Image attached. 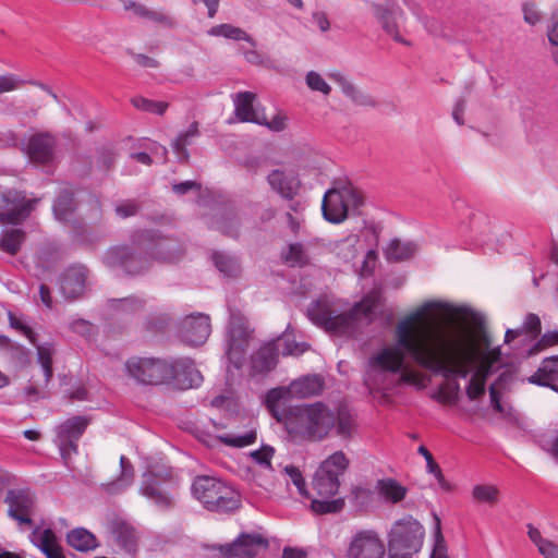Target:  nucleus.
<instances>
[{"mask_svg":"<svg viewBox=\"0 0 558 558\" xmlns=\"http://www.w3.org/2000/svg\"><path fill=\"white\" fill-rule=\"evenodd\" d=\"M499 490L494 485L478 484L472 489V496L476 501L494 505L498 500Z\"/></svg>","mask_w":558,"mask_h":558,"instance_id":"nucleus-48","label":"nucleus"},{"mask_svg":"<svg viewBox=\"0 0 558 558\" xmlns=\"http://www.w3.org/2000/svg\"><path fill=\"white\" fill-rule=\"evenodd\" d=\"M336 415L335 427L337 435L342 438H349L353 428V418L349 411L345 409H339Z\"/></svg>","mask_w":558,"mask_h":558,"instance_id":"nucleus-50","label":"nucleus"},{"mask_svg":"<svg viewBox=\"0 0 558 558\" xmlns=\"http://www.w3.org/2000/svg\"><path fill=\"white\" fill-rule=\"evenodd\" d=\"M277 421L283 423L294 438L307 441H322L335 427V412L324 402L299 404L282 410Z\"/></svg>","mask_w":558,"mask_h":558,"instance_id":"nucleus-2","label":"nucleus"},{"mask_svg":"<svg viewBox=\"0 0 558 558\" xmlns=\"http://www.w3.org/2000/svg\"><path fill=\"white\" fill-rule=\"evenodd\" d=\"M130 101L137 110L157 116H163L170 106L167 101L153 100L143 96H134Z\"/></svg>","mask_w":558,"mask_h":558,"instance_id":"nucleus-44","label":"nucleus"},{"mask_svg":"<svg viewBox=\"0 0 558 558\" xmlns=\"http://www.w3.org/2000/svg\"><path fill=\"white\" fill-rule=\"evenodd\" d=\"M173 322V316L166 311L150 312L143 323V329L147 332H163Z\"/></svg>","mask_w":558,"mask_h":558,"instance_id":"nucleus-41","label":"nucleus"},{"mask_svg":"<svg viewBox=\"0 0 558 558\" xmlns=\"http://www.w3.org/2000/svg\"><path fill=\"white\" fill-rule=\"evenodd\" d=\"M275 454V449L271 446L263 445L258 450L251 453L252 459L263 468H271V458Z\"/></svg>","mask_w":558,"mask_h":558,"instance_id":"nucleus-55","label":"nucleus"},{"mask_svg":"<svg viewBox=\"0 0 558 558\" xmlns=\"http://www.w3.org/2000/svg\"><path fill=\"white\" fill-rule=\"evenodd\" d=\"M24 81L14 74L0 75V95L16 89Z\"/></svg>","mask_w":558,"mask_h":558,"instance_id":"nucleus-63","label":"nucleus"},{"mask_svg":"<svg viewBox=\"0 0 558 558\" xmlns=\"http://www.w3.org/2000/svg\"><path fill=\"white\" fill-rule=\"evenodd\" d=\"M4 501L9 504L8 515L21 524H32L31 511L34 501L24 490L10 489Z\"/></svg>","mask_w":558,"mask_h":558,"instance_id":"nucleus-20","label":"nucleus"},{"mask_svg":"<svg viewBox=\"0 0 558 558\" xmlns=\"http://www.w3.org/2000/svg\"><path fill=\"white\" fill-rule=\"evenodd\" d=\"M252 330L240 316L231 317L227 333L226 356L228 362L236 371L241 369L246 361V352L250 345Z\"/></svg>","mask_w":558,"mask_h":558,"instance_id":"nucleus-14","label":"nucleus"},{"mask_svg":"<svg viewBox=\"0 0 558 558\" xmlns=\"http://www.w3.org/2000/svg\"><path fill=\"white\" fill-rule=\"evenodd\" d=\"M201 135L198 130V122L194 121L190 124L187 130L178 134L173 140L171 147L173 151L179 156L180 161L187 162L190 159V153L187 146L193 143V140Z\"/></svg>","mask_w":558,"mask_h":558,"instance_id":"nucleus-32","label":"nucleus"},{"mask_svg":"<svg viewBox=\"0 0 558 558\" xmlns=\"http://www.w3.org/2000/svg\"><path fill=\"white\" fill-rule=\"evenodd\" d=\"M211 260L219 272L226 277L234 278L240 274L241 267L239 259L233 255L215 251L211 254Z\"/></svg>","mask_w":558,"mask_h":558,"instance_id":"nucleus-40","label":"nucleus"},{"mask_svg":"<svg viewBox=\"0 0 558 558\" xmlns=\"http://www.w3.org/2000/svg\"><path fill=\"white\" fill-rule=\"evenodd\" d=\"M435 310H445L453 312L454 308L451 304L441 301H428L425 302L415 314L398 323L396 327V337H412L413 323L424 316L426 313Z\"/></svg>","mask_w":558,"mask_h":558,"instance_id":"nucleus-30","label":"nucleus"},{"mask_svg":"<svg viewBox=\"0 0 558 558\" xmlns=\"http://www.w3.org/2000/svg\"><path fill=\"white\" fill-rule=\"evenodd\" d=\"M259 120L262 121L257 123L258 125L267 126L274 132H280L286 129V117L281 114H276L271 120H267L265 112H262Z\"/></svg>","mask_w":558,"mask_h":558,"instance_id":"nucleus-62","label":"nucleus"},{"mask_svg":"<svg viewBox=\"0 0 558 558\" xmlns=\"http://www.w3.org/2000/svg\"><path fill=\"white\" fill-rule=\"evenodd\" d=\"M138 229L131 232L129 242L110 246L102 255V263L111 269H120L125 276L135 278L147 275L153 265V258L146 246L137 236Z\"/></svg>","mask_w":558,"mask_h":558,"instance_id":"nucleus-6","label":"nucleus"},{"mask_svg":"<svg viewBox=\"0 0 558 558\" xmlns=\"http://www.w3.org/2000/svg\"><path fill=\"white\" fill-rule=\"evenodd\" d=\"M210 332L209 315L195 313L182 319L178 329V337L186 345L199 347L207 341Z\"/></svg>","mask_w":558,"mask_h":558,"instance_id":"nucleus-17","label":"nucleus"},{"mask_svg":"<svg viewBox=\"0 0 558 558\" xmlns=\"http://www.w3.org/2000/svg\"><path fill=\"white\" fill-rule=\"evenodd\" d=\"M268 547L269 541L256 532H242L232 542L215 546L219 558H255Z\"/></svg>","mask_w":558,"mask_h":558,"instance_id":"nucleus-15","label":"nucleus"},{"mask_svg":"<svg viewBox=\"0 0 558 558\" xmlns=\"http://www.w3.org/2000/svg\"><path fill=\"white\" fill-rule=\"evenodd\" d=\"M306 84L312 90L320 92L324 95H329L331 92V87L322 75L315 71H310L306 74Z\"/></svg>","mask_w":558,"mask_h":558,"instance_id":"nucleus-56","label":"nucleus"},{"mask_svg":"<svg viewBox=\"0 0 558 558\" xmlns=\"http://www.w3.org/2000/svg\"><path fill=\"white\" fill-rule=\"evenodd\" d=\"M350 464L343 451H336L325 459L316 470L312 488L311 509L316 514L338 513L344 508L343 498H333L340 487L339 477L344 474Z\"/></svg>","mask_w":558,"mask_h":558,"instance_id":"nucleus-3","label":"nucleus"},{"mask_svg":"<svg viewBox=\"0 0 558 558\" xmlns=\"http://www.w3.org/2000/svg\"><path fill=\"white\" fill-rule=\"evenodd\" d=\"M124 367L129 377L144 386L187 390L203 383V376L191 357L131 356Z\"/></svg>","mask_w":558,"mask_h":558,"instance_id":"nucleus-1","label":"nucleus"},{"mask_svg":"<svg viewBox=\"0 0 558 558\" xmlns=\"http://www.w3.org/2000/svg\"><path fill=\"white\" fill-rule=\"evenodd\" d=\"M76 210L74 193L69 189L59 191L52 204V211L57 220L68 222Z\"/></svg>","mask_w":558,"mask_h":558,"instance_id":"nucleus-31","label":"nucleus"},{"mask_svg":"<svg viewBox=\"0 0 558 558\" xmlns=\"http://www.w3.org/2000/svg\"><path fill=\"white\" fill-rule=\"evenodd\" d=\"M364 205L362 192L351 182H345L339 187L328 190L322 202V211L325 220L331 223H340L348 217L351 207L357 210Z\"/></svg>","mask_w":558,"mask_h":558,"instance_id":"nucleus-10","label":"nucleus"},{"mask_svg":"<svg viewBox=\"0 0 558 558\" xmlns=\"http://www.w3.org/2000/svg\"><path fill=\"white\" fill-rule=\"evenodd\" d=\"M541 448L558 462V433L548 440H542Z\"/></svg>","mask_w":558,"mask_h":558,"instance_id":"nucleus-64","label":"nucleus"},{"mask_svg":"<svg viewBox=\"0 0 558 558\" xmlns=\"http://www.w3.org/2000/svg\"><path fill=\"white\" fill-rule=\"evenodd\" d=\"M208 35L215 37H225L227 39H232L235 41L244 40L248 43L252 47H256V41L250 34H247L244 29L232 24L226 23L215 25L208 31Z\"/></svg>","mask_w":558,"mask_h":558,"instance_id":"nucleus-38","label":"nucleus"},{"mask_svg":"<svg viewBox=\"0 0 558 558\" xmlns=\"http://www.w3.org/2000/svg\"><path fill=\"white\" fill-rule=\"evenodd\" d=\"M109 532L114 543L124 551L134 554L137 550L138 537L135 527L125 520L114 519L109 523Z\"/></svg>","mask_w":558,"mask_h":558,"instance_id":"nucleus-22","label":"nucleus"},{"mask_svg":"<svg viewBox=\"0 0 558 558\" xmlns=\"http://www.w3.org/2000/svg\"><path fill=\"white\" fill-rule=\"evenodd\" d=\"M33 210V205L31 201H25L24 203L16 205L5 213H2L0 216V220L2 222L19 225L23 222Z\"/></svg>","mask_w":558,"mask_h":558,"instance_id":"nucleus-46","label":"nucleus"},{"mask_svg":"<svg viewBox=\"0 0 558 558\" xmlns=\"http://www.w3.org/2000/svg\"><path fill=\"white\" fill-rule=\"evenodd\" d=\"M520 329H523V332L525 331L532 339H535L539 336L542 329L539 317L533 313L527 314Z\"/></svg>","mask_w":558,"mask_h":558,"instance_id":"nucleus-59","label":"nucleus"},{"mask_svg":"<svg viewBox=\"0 0 558 558\" xmlns=\"http://www.w3.org/2000/svg\"><path fill=\"white\" fill-rule=\"evenodd\" d=\"M256 95L252 92H240L234 98V113L241 122L260 123L264 110L254 108Z\"/></svg>","mask_w":558,"mask_h":558,"instance_id":"nucleus-28","label":"nucleus"},{"mask_svg":"<svg viewBox=\"0 0 558 558\" xmlns=\"http://www.w3.org/2000/svg\"><path fill=\"white\" fill-rule=\"evenodd\" d=\"M66 543L78 551H90L98 547L96 536L85 527H75L68 532Z\"/></svg>","mask_w":558,"mask_h":558,"instance_id":"nucleus-33","label":"nucleus"},{"mask_svg":"<svg viewBox=\"0 0 558 558\" xmlns=\"http://www.w3.org/2000/svg\"><path fill=\"white\" fill-rule=\"evenodd\" d=\"M376 489L378 494L390 504H398L407 496L408 489L393 478H383L377 481Z\"/></svg>","mask_w":558,"mask_h":558,"instance_id":"nucleus-36","label":"nucleus"},{"mask_svg":"<svg viewBox=\"0 0 558 558\" xmlns=\"http://www.w3.org/2000/svg\"><path fill=\"white\" fill-rule=\"evenodd\" d=\"M529 383L558 392V356L544 359L537 371L529 377Z\"/></svg>","mask_w":558,"mask_h":558,"instance_id":"nucleus-27","label":"nucleus"},{"mask_svg":"<svg viewBox=\"0 0 558 558\" xmlns=\"http://www.w3.org/2000/svg\"><path fill=\"white\" fill-rule=\"evenodd\" d=\"M134 466L125 457H120V474L117 478L102 483L100 488L108 495H120L124 493L134 482Z\"/></svg>","mask_w":558,"mask_h":558,"instance_id":"nucleus-26","label":"nucleus"},{"mask_svg":"<svg viewBox=\"0 0 558 558\" xmlns=\"http://www.w3.org/2000/svg\"><path fill=\"white\" fill-rule=\"evenodd\" d=\"M332 313L333 310L329 305L328 301L324 299L314 300L306 310L307 318L314 325L322 327L325 330L330 322Z\"/></svg>","mask_w":558,"mask_h":558,"instance_id":"nucleus-35","label":"nucleus"},{"mask_svg":"<svg viewBox=\"0 0 558 558\" xmlns=\"http://www.w3.org/2000/svg\"><path fill=\"white\" fill-rule=\"evenodd\" d=\"M476 365L474 344L464 338L445 335L438 339L437 353L434 354L426 371L451 380L465 379Z\"/></svg>","mask_w":558,"mask_h":558,"instance_id":"nucleus-4","label":"nucleus"},{"mask_svg":"<svg viewBox=\"0 0 558 558\" xmlns=\"http://www.w3.org/2000/svg\"><path fill=\"white\" fill-rule=\"evenodd\" d=\"M141 204L135 199H126L116 206V214L120 218H129L138 214Z\"/></svg>","mask_w":558,"mask_h":558,"instance_id":"nucleus-58","label":"nucleus"},{"mask_svg":"<svg viewBox=\"0 0 558 558\" xmlns=\"http://www.w3.org/2000/svg\"><path fill=\"white\" fill-rule=\"evenodd\" d=\"M57 138L47 131L36 132L21 142L20 149L27 156L29 162L39 166H50L56 159Z\"/></svg>","mask_w":558,"mask_h":558,"instance_id":"nucleus-16","label":"nucleus"},{"mask_svg":"<svg viewBox=\"0 0 558 558\" xmlns=\"http://www.w3.org/2000/svg\"><path fill=\"white\" fill-rule=\"evenodd\" d=\"M267 182L272 191L288 201H293L301 186V182L296 175L287 173L280 169L272 170L267 175Z\"/></svg>","mask_w":558,"mask_h":558,"instance_id":"nucleus-23","label":"nucleus"},{"mask_svg":"<svg viewBox=\"0 0 558 558\" xmlns=\"http://www.w3.org/2000/svg\"><path fill=\"white\" fill-rule=\"evenodd\" d=\"M324 386V378L320 375L314 374L293 380L288 390L292 397L304 399L319 395Z\"/></svg>","mask_w":558,"mask_h":558,"instance_id":"nucleus-29","label":"nucleus"},{"mask_svg":"<svg viewBox=\"0 0 558 558\" xmlns=\"http://www.w3.org/2000/svg\"><path fill=\"white\" fill-rule=\"evenodd\" d=\"M486 392V385L478 380V376H472L465 387V393L469 400L481 399Z\"/></svg>","mask_w":558,"mask_h":558,"instance_id":"nucleus-57","label":"nucleus"},{"mask_svg":"<svg viewBox=\"0 0 558 558\" xmlns=\"http://www.w3.org/2000/svg\"><path fill=\"white\" fill-rule=\"evenodd\" d=\"M444 336L436 335L423 347H420L412 337H396L392 345L385 347L369 359V366L398 374L404 368V359L408 356L427 369L434 354L437 353L438 339Z\"/></svg>","mask_w":558,"mask_h":558,"instance_id":"nucleus-5","label":"nucleus"},{"mask_svg":"<svg viewBox=\"0 0 558 558\" xmlns=\"http://www.w3.org/2000/svg\"><path fill=\"white\" fill-rule=\"evenodd\" d=\"M241 218L235 210L223 209L211 217L209 229L219 231L227 238L239 240L241 235Z\"/></svg>","mask_w":558,"mask_h":558,"instance_id":"nucleus-24","label":"nucleus"},{"mask_svg":"<svg viewBox=\"0 0 558 558\" xmlns=\"http://www.w3.org/2000/svg\"><path fill=\"white\" fill-rule=\"evenodd\" d=\"M5 353L10 354L11 359L20 365H25L29 362V352L27 349L19 343H14L12 340L11 347H8Z\"/></svg>","mask_w":558,"mask_h":558,"instance_id":"nucleus-60","label":"nucleus"},{"mask_svg":"<svg viewBox=\"0 0 558 558\" xmlns=\"http://www.w3.org/2000/svg\"><path fill=\"white\" fill-rule=\"evenodd\" d=\"M384 554V544L374 531L357 532L348 549L349 558H381Z\"/></svg>","mask_w":558,"mask_h":558,"instance_id":"nucleus-18","label":"nucleus"},{"mask_svg":"<svg viewBox=\"0 0 558 558\" xmlns=\"http://www.w3.org/2000/svg\"><path fill=\"white\" fill-rule=\"evenodd\" d=\"M281 258L292 267H304L310 263L305 247L300 242L289 244L287 251L281 253Z\"/></svg>","mask_w":558,"mask_h":558,"instance_id":"nucleus-43","label":"nucleus"},{"mask_svg":"<svg viewBox=\"0 0 558 558\" xmlns=\"http://www.w3.org/2000/svg\"><path fill=\"white\" fill-rule=\"evenodd\" d=\"M284 472L289 475L292 483L296 486L300 495L306 498H311L310 493L306 490V483L300 469L291 464L284 468Z\"/></svg>","mask_w":558,"mask_h":558,"instance_id":"nucleus-54","label":"nucleus"},{"mask_svg":"<svg viewBox=\"0 0 558 558\" xmlns=\"http://www.w3.org/2000/svg\"><path fill=\"white\" fill-rule=\"evenodd\" d=\"M470 228L471 230L486 235L492 232V221L489 217L483 213H472L470 216Z\"/></svg>","mask_w":558,"mask_h":558,"instance_id":"nucleus-52","label":"nucleus"},{"mask_svg":"<svg viewBox=\"0 0 558 558\" xmlns=\"http://www.w3.org/2000/svg\"><path fill=\"white\" fill-rule=\"evenodd\" d=\"M352 500L355 506L366 509L373 505L375 490L367 486H354L351 490Z\"/></svg>","mask_w":558,"mask_h":558,"instance_id":"nucleus-49","label":"nucleus"},{"mask_svg":"<svg viewBox=\"0 0 558 558\" xmlns=\"http://www.w3.org/2000/svg\"><path fill=\"white\" fill-rule=\"evenodd\" d=\"M174 485L172 468L149 465L142 475L140 493L162 511L172 508L169 488Z\"/></svg>","mask_w":558,"mask_h":558,"instance_id":"nucleus-11","label":"nucleus"},{"mask_svg":"<svg viewBox=\"0 0 558 558\" xmlns=\"http://www.w3.org/2000/svg\"><path fill=\"white\" fill-rule=\"evenodd\" d=\"M378 305L379 298L377 295H367L343 313L337 314L333 311L326 331L339 336L353 337L359 329L361 318H365L368 323L374 320L375 311Z\"/></svg>","mask_w":558,"mask_h":558,"instance_id":"nucleus-12","label":"nucleus"},{"mask_svg":"<svg viewBox=\"0 0 558 558\" xmlns=\"http://www.w3.org/2000/svg\"><path fill=\"white\" fill-rule=\"evenodd\" d=\"M284 397V390L282 388H272L266 395V405L271 411L272 415L277 418V416H281L282 412L279 414L275 408L278 405L280 400Z\"/></svg>","mask_w":558,"mask_h":558,"instance_id":"nucleus-61","label":"nucleus"},{"mask_svg":"<svg viewBox=\"0 0 558 558\" xmlns=\"http://www.w3.org/2000/svg\"><path fill=\"white\" fill-rule=\"evenodd\" d=\"M217 438L220 442L228 447L243 448L254 444L257 439V434L255 429H250L242 435L229 433L219 435Z\"/></svg>","mask_w":558,"mask_h":558,"instance_id":"nucleus-45","label":"nucleus"},{"mask_svg":"<svg viewBox=\"0 0 558 558\" xmlns=\"http://www.w3.org/2000/svg\"><path fill=\"white\" fill-rule=\"evenodd\" d=\"M26 240V232L22 229H10L0 236V250L11 256H15Z\"/></svg>","mask_w":558,"mask_h":558,"instance_id":"nucleus-39","label":"nucleus"},{"mask_svg":"<svg viewBox=\"0 0 558 558\" xmlns=\"http://www.w3.org/2000/svg\"><path fill=\"white\" fill-rule=\"evenodd\" d=\"M191 490L193 496L208 511L229 513L234 512L242 505L240 494L214 476H196Z\"/></svg>","mask_w":558,"mask_h":558,"instance_id":"nucleus-7","label":"nucleus"},{"mask_svg":"<svg viewBox=\"0 0 558 558\" xmlns=\"http://www.w3.org/2000/svg\"><path fill=\"white\" fill-rule=\"evenodd\" d=\"M558 344V329L545 332L530 349L529 355L538 353L539 351Z\"/></svg>","mask_w":558,"mask_h":558,"instance_id":"nucleus-53","label":"nucleus"},{"mask_svg":"<svg viewBox=\"0 0 558 558\" xmlns=\"http://www.w3.org/2000/svg\"><path fill=\"white\" fill-rule=\"evenodd\" d=\"M435 531H434V547L430 554V558H450L447 553V544L441 532L440 519L435 515Z\"/></svg>","mask_w":558,"mask_h":558,"instance_id":"nucleus-51","label":"nucleus"},{"mask_svg":"<svg viewBox=\"0 0 558 558\" xmlns=\"http://www.w3.org/2000/svg\"><path fill=\"white\" fill-rule=\"evenodd\" d=\"M88 269L83 265H72L60 275V291L65 299L81 296L86 288Z\"/></svg>","mask_w":558,"mask_h":558,"instance_id":"nucleus-19","label":"nucleus"},{"mask_svg":"<svg viewBox=\"0 0 558 558\" xmlns=\"http://www.w3.org/2000/svg\"><path fill=\"white\" fill-rule=\"evenodd\" d=\"M137 240L146 246L153 262L158 264H177L186 254L185 239L174 232L159 228H141Z\"/></svg>","mask_w":558,"mask_h":558,"instance_id":"nucleus-8","label":"nucleus"},{"mask_svg":"<svg viewBox=\"0 0 558 558\" xmlns=\"http://www.w3.org/2000/svg\"><path fill=\"white\" fill-rule=\"evenodd\" d=\"M342 93L350 98L355 105L364 107H376L377 101L368 94L363 93L344 77L338 80Z\"/></svg>","mask_w":558,"mask_h":558,"instance_id":"nucleus-42","label":"nucleus"},{"mask_svg":"<svg viewBox=\"0 0 558 558\" xmlns=\"http://www.w3.org/2000/svg\"><path fill=\"white\" fill-rule=\"evenodd\" d=\"M424 526L412 515L397 520L388 533V557L412 558L423 546Z\"/></svg>","mask_w":558,"mask_h":558,"instance_id":"nucleus-9","label":"nucleus"},{"mask_svg":"<svg viewBox=\"0 0 558 558\" xmlns=\"http://www.w3.org/2000/svg\"><path fill=\"white\" fill-rule=\"evenodd\" d=\"M416 250L417 246L414 242H401L398 239H393L384 250V255L388 262L398 263L411 258Z\"/></svg>","mask_w":558,"mask_h":558,"instance_id":"nucleus-34","label":"nucleus"},{"mask_svg":"<svg viewBox=\"0 0 558 558\" xmlns=\"http://www.w3.org/2000/svg\"><path fill=\"white\" fill-rule=\"evenodd\" d=\"M374 14L380 23L383 29L391 36L397 43L409 45V41L400 36L398 24L395 21L392 11L381 4L374 5Z\"/></svg>","mask_w":558,"mask_h":558,"instance_id":"nucleus-37","label":"nucleus"},{"mask_svg":"<svg viewBox=\"0 0 558 558\" xmlns=\"http://www.w3.org/2000/svg\"><path fill=\"white\" fill-rule=\"evenodd\" d=\"M29 541L46 558H66L51 527H35L29 534Z\"/></svg>","mask_w":558,"mask_h":558,"instance_id":"nucleus-21","label":"nucleus"},{"mask_svg":"<svg viewBox=\"0 0 558 558\" xmlns=\"http://www.w3.org/2000/svg\"><path fill=\"white\" fill-rule=\"evenodd\" d=\"M110 302L112 308L124 313H136L142 311L145 306V300L135 295H130L123 299H113Z\"/></svg>","mask_w":558,"mask_h":558,"instance_id":"nucleus-47","label":"nucleus"},{"mask_svg":"<svg viewBox=\"0 0 558 558\" xmlns=\"http://www.w3.org/2000/svg\"><path fill=\"white\" fill-rule=\"evenodd\" d=\"M92 418L86 415H74L56 427L53 439L61 458L66 461L78 452V441L89 426Z\"/></svg>","mask_w":558,"mask_h":558,"instance_id":"nucleus-13","label":"nucleus"},{"mask_svg":"<svg viewBox=\"0 0 558 558\" xmlns=\"http://www.w3.org/2000/svg\"><path fill=\"white\" fill-rule=\"evenodd\" d=\"M278 349L274 342L262 345L251 356L252 375L267 374L275 369L278 364Z\"/></svg>","mask_w":558,"mask_h":558,"instance_id":"nucleus-25","label":"nucleus"}]
</instances>
